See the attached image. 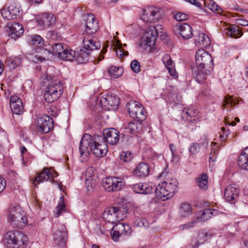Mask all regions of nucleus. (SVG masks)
I'll return each mask as SVG.
<instances>
[{"mask_svg": "<svg viewBox=\"0 0 248 248\" xmlns=\"http://www.w3.org/2000/svg\"><path fill=\"white\" fill-rule=\"evenodd\" d=\"M162 60L166 68L170 67L174 65L170 56L168 54H165L162 59Z\"/></svg>", "mask_w": 248, "mask_h": 248, "instance_id": "nucleus-51", "label": "nucleus"}, {"mask_svg": "<svg viewBox=\"0 0 248 248\" xmlns=\"http://www.w3.org/2000/svg\"><path fill=\"white\" fill-rule=\"evenodd\" d=\"M4 70V66L2 62L0 60V76Z\"/></svg>", "mask_w": 248, "mask_h": 248, "instance_id": "nucleus-64", "label": "nucleus"}, {"mask_svg": "<svg viewBox=\"0 0 248 248\" xmlns=\"http://www.w3.org/2000/svg\"><path fill=\"white\" fill-rule=\"evenodd\" d=\"M238 165L242 169L248 170V147L246 148L240 155Z\"/></svg>", "mask_w": 248, "mask_h": 248, "instance_id": "nucleus-34", "label": "nucleus"}, {"mask_svg": "<svg viewBox=\"0 0 248 248\" xmlns=\"http://www.w3.org/2000/svg\"><path fill=\"white\" fill-rule=\"evenodd\" d=\"M83 48L89 52L90 51L98 49L101 47L97 38L92 36V34H83Z\"/></svg>", "mask_w": 248, "mask_h": 248, "instance_id": "nucleus-13", "label": "nucleus"}, {"mask_svg": "<svg viewBox=\"0 0 248 248\" xmlns=\"http://www.w3.org/2000/svg\"><path fill=\"white\" fill-rule=\"evenodd\" d=\"M85 32L84 34H93L99 29L98 21L92 14L88 15L85 19Z\"/></svg>", "mask_w": 248, "mask_h": 248, "instance_id": "nucleus-18", "label": "nucleus"}, {"mask_svg": "<svg viewBox=\"0 0 248 248\" xmlns=\"http://www.w3.org/2000/svg\"><path fill=\"white\" fill-rule=\"evenodd\" d=\"M113 49L115 51L116 55L120 58H123L128 55V51L123 49V45L119 41H116Z\"/></svg>", "mask_w": 248, "mask_h": 248, "instance_id": "nucleus-38", "label": "nucleus"}, {"mask_svg": "<svg viewBox=\"0 0 248 248\" xmlns=\"http://www.w3.org/2000/svg\"><path fill=\"white\" fill-rule=\"evenodd\" d=\"M217 211L215 209H205L202 212L200 216L194 217L197 223L199 222H202L208 220L212 216L216 215Z\"/></svg>", "mask_w": 248, "mask_h": 248, "instance_id": "nucleus-29", "label": "nucleus"}, {"mask_svg": "<svg viewBox=\"0 0 248 248\" xmlns=\"http://www.w3.org/2000/svg\"><path fill=\"white\" fill-rule=\"evenodd\" d=\"M4 242L7 248H25L28 244V238L22 232L15 230L6 233Z\"/></svg>", "mask_w": 248, "mask_h": 248, "instance_id": "nucleus-4", "label": "nucleus"}, {"mask_svg": "<svg viewBox=\"0 0 248 248\" xmlns=\"http://www.w3.org/2000/svg\"><path fill=\"white\" fill-rule=\"evenodd\" d=\"M127 131L132 134L135 135L140 133L142 129L141 123L138 120H134L129 123L128 126L125 127Z\"/></svg>", "mask_w": 248, "mask_h": 248, "instance_id": "nucleus-31", "label": "nucleus"}, {"mask_svg": "<svg viewBox=\"0 0 248 248\" xmlns=\"http://www.w3.org/2000/svg\"><path fill=\"white\" fill-rule=\"evenodd\" d=\"M226 34L232 38H238L242 35L243 32L237 26L232 25L227 29Z\"/></svg>", "mask_w": 248, "mask_h": 248, "instance_id": "nucleus-36", "label": "nucleus"}, {"mask_svg": "<svg viewBox=\"0 0 248 248\" xmlns=\"http://www.w3.org/2000/svg\"><path fill=\"white\" fill-rule=\"evenodd\" d=\"M108 46V44L104 45L103 49H102V50L101 51V53H100L99 57L98 58V61L99 62L102 61L104 58V55L107 51V47Z\"/></svg>", "mask_w": 248, "mask_h": 248, "instance_id": "nucleus-57", "label": "nucleus"}, {"mask_svg": "<svg viewBox=\"0 0 248 248\" xmlns=\"http://www.w3.org/2000/svg\"><path fill=\"white\" fill-rule=\"evenodd\" d=\"M200 150V146L197 143H193L189 147V151L191 154L195 155L198 153Z\"/></svg>", "mask_w": 248, "mask_h": 248, "instance_id": "nucleus-53", "label": "nucleus"}, {"mask_svg": "<svg viewBox=\"0 0 248 248\" xmlns=\"http://www.w3.org/2000/svg\"><path fill=\"white\" fill-rule=\"evenodd\" d=\"M205 4L211 11L219 14L222 13V10L214 1L209 0L208 2L207 0H205Z\"/></svg>", "mask_w": 248, "mask_h": 248, "instance_id": "nucleus-46", "label": "nucleus"}, {"mask_svg": "<svg viewBox=\"0 0 248 248\" xmlns=\"http://www.w3.org/2000/svg\"><path fill=\"white\" fill-rule=\"evenodd\" d=\"M236 24L242 26H246L248 25V21L242 19H238L236 20Z\"/></svg>", "mask_w": 248, "mask_h": 248, "instance_id": "nucleus-62", "label": "nucleus"}, {"mask_svg": "<svg viewBox=\"0 0 248 248\" xmlns=\"http://www.w3.org/2000/svg\"><path fill=\"white\" fill-rule=\"evenodd\" d=\"M195 61L198 68L213 69V60L210 54L204 49H198L196 53Z\"/></svg>", "mask_w": 248, "mask_h": 248, "instance_id": "nucleus-7", "label": "nucleus"}, {"mask_svg": "<svg viewBox=\"0 0 248 248\" xmlns=\"http://www.w3.org/2000/svg\"><path fill=\"white\" fill-rule=\"evenodd\" d=\"M208 143V140L207 139V136L203 135L201 138L200 144L202 146L206 147Z\"/></svg>", "mask_w": 248, "mask_h": 248, "instance_id": "nucleus-58", "label": "nucleus"}, {"mask_svg": "<svg viewBox=\"0 0 248 248\" xmlns=\"http://www.w3.org/2000/svg\"><path fill=\"white\" fill-rule=\"evenodd\" d=\"M144 35L146 36V37H149L156 41L158 36L156 27L150 26L146 31Z\"/></svg>", "mask_w": 248, "mask_h": 248, "instance_id": "nucleus-45", "label": "nucleus"}, {"mask_svg": "<svg viewBox=\"0 0 248 248\" xmlns=\"http://www.w3.org/2000/svg\"><path fill=\"white\" fill-rule=\"evenodd\" d=\"M174 18L177 21H182L188 19V16L185 13L178 12L174 15Z\"/></svg>", "mask_w": 248, "mask_h": 248, "instance_id": "nucleus-54", "label": "nucleus"}, {"mask_svg": "<svg viewBox=\"0 0 248 248\" xmlns=\"http://www.w3.org/2000/svg\"><path fill=\"white\" fill-rule=\"evenodd\" d=\"M230 106H235V102L232 96L228 94L224 96L221 106L224 108Z\"/></svg>", "mask_w": 248, "mask_h": 248, "instance_id": "nucleus-48", "label": "nucleus"}, {"mask_svg": "<svg viewBox=\"0 0 248 248\" xmlns=\"http://www.w3.org/2000/svg\"><path fill=\"white\" fill-rule=\"evenodd\" d=\"M199 186L202 190L207 189L208 186V176L204 173L202 174L199 177L196 179Z\"/></svg>", "mask_w": 248, "mask_h": 248, "instance_id": "nucleus-40", "label": "nucleus"}, {"mask_svg": "<svg viewBox=\"0 0 248 248\" xmlns=\"http://www.w3.org/2000/svg\"><path fill=\"white\" fill-rule=\"evenodd\" d=\"M130 116L139 121H143L146 115L143 106L138 102L130 101L126 106Z\"/></svg>", "mask_w": 248, "mask_h": 248, "instance_id": "nucleus-8", "label": "nucleus"}, {"mask_svg": "<svg viewBox=\"0 0 248 248\" xmlns=\"http://www.w3.org/2000/svg\"><path fill=\"white\" fill-rule=\"evenodd\" d=\"M174 31L176 33H179L185 39H189L193 36L192 28L187 23H179L176 24Z\"/></svg>", "mask_w": 248, "mask_h": 248, "instance_id": "nucleus-17", "label": "nucleus"}, {"mask_svg": "<svg viewBox=\"0 0 248 248\" xmlns=\"http://www.w3.org/2000/svg\"><path fill=\"white\" fill-rule=\"evenodd\" d=\"M198 114V110L195 108H185L181 113V116L184 121L192 122V118L196 117Z\"/></svg>", "mask_w": 248, "mask_h": 248, "instance_id": "nucleus-28", "label": "nucleus"}, {"mask_svg": "<svg viewBox=\"0 0 248 248\" xmlns=\"http://www.w3.org/2000/svg\"><path fill=\"white\" fill-rule=\"evenodd\" d=\"M7 31L9 36L16 39L23 33L24 29L21 24L14 23L9 25Z\"/></svg>", "mask_w": 248, "mask_h": 248, "instance_id": "nucleus-23", "label": "nucleus"}, {"mask_svg": "<svg viewBox=\"0 0 248 248\" xmlns=\"http://www.w3.org/2000/svg\"><path fill=\"white\" fill-rule=\"evenodd\" d=\"M60 58L63 61H72L76 57V52L75 51L69 48L67 46H65V48Z\"/></svg>", "mask_w": 248, "mask_h": 248, "instance_id": "nucleus-33", "label": "nucleus"}, {"mask_svg": "<svg viewBox=\"0 0 248 248\" xmlns=\"http://www.w3.org/2000/svg\"><path fill=\"white\" fill-rule=\"evenodd\" d=\"M67 237V232L64 225L61 224L54 228L53 240L55 245L61 248H64L66 245Z\"/></svg>", "mask_w": 248, "mask_h": 248, "instance_id": "nucleus-10", "label": "nucleus"}, {"mask_svg": "<svg viewBox=\"0 0 248 248\" xmlns=\"http://www.w3.org/2000/svg\"><path fill=\"white\" fill-rule=\"evenodd\" d=\"M195 44L199 47H207L211 44V40L208 35L203 32H200L196 36Z\"/></svg>", "mask_w": 248, "mask_h": 248, "instance_id": "nucleus-27", "label": "nucleus"}, {"mask_svg": "<svg viewBox=\"0 0 248 248\" xmlns=\"http://www.w3.org/2000/svg\"><path fill=\"white\" fill-rule=\"evenodd\" d=\"M53 172L55 175H54L49 169L46 168L44 169L43 171L38 174V175L35 178L33 181V184L34 186H37L40 183L44 182V181H47L49 180L50 181L51 178L52 177H55L57 176V172L54 171Z\"/></svg>", "mask_w": 248, "mask_h": 248, "instance_id": "nucleus-21", "label": "nucleus"}, {"mask_svg": "<svg viewBox=\"0 0 248 248\" xmlns=\"http://www.w3.org/2000/svg\"><path fill=\"white\" fill-rule=\"evenodd\" d=\"M65 46V45H63L62 43H56L52 45L51 47L52 54L57 56L60 58L61 56V55L64 51Z\"/></svg>", "mask_w": 248, "mask_h": 248, "instance_id": "nucleus-42", "label": "nucleus"}, {"mask_svg": "<svg viewBox=\"0 0 248 248\" xmlns=\"http://www.w3.org/2000/svg\"><path fill=\"white\" fill-rule=\"evenodd\" d=\"M100 102L102 105L105 107L107 106L108 108L109 107L118 106V100L112 95H107L106 97L102 98Z\"/></svg>", "mask_w": 248, "mask_h": 248, "instance_id": "nucleus-35", "label": "nucleus"}, {"mask_svg": "<svg viewBox=\"0 0 248 248\" xmlns=\"http://www.w3.org/2000/svg\"><path fill=\"white\" fill-rule=\"evenodd\" d=\"M57 212L55 214L56 217H59L62 213L65 212V205L64 202V198L62 196L59 200L57 206L56 207Z\"/></svg>", "mask_w": 248, "mask_h": 248, "instance_id": "nucleus-44", "label": "nucleus"}, {"mask_svg": "<svg viewBox=\"0 0 248 248\" xmlns=\"http://www.w3.org/2000/svg\"><path fill=\"white\" fill-rule=\"evenodd\" d=\"M6 186V182L5 180L0 177V193L2 192L5 188Z\"/></svg>", "mask_w": 248, "mask_h": 248, "instance_id": "nucleus-59", "label": "nucleus"}, {"mask_svg": "<svg viewBox=\"0 0 248 248\" xmlns=\"http://www.w3.org/2000/svg\"><path fill=\"white\" fill-rule=\"evenodd\" d=\"M104 141L111 145L116 144L119 140V132L115 128L105 129L103 131Z\"/></svg>", "mask_w": 248, "mask_h": 248, "instance_id": "nucleus-16", "label": "nucleus"}, {"mask_svg": "<svg viewBox=\"0 0 248 248\" xmlns=\"http://www.w3.org/2000/svg\"><path fill=\"white\" fill-rule=\"evenodd\" d=\"M120 234H121L118 232L117 229H116V230H112L110 232V235H111L112 239L114 241H116V242L118 241V239L120 236Z\"/></svg>", "mask_w": 248, "mask_h": 248, "instance_id": "nucleus-56", "label": "nucleus"}, {"mask_svg": "<svg viewBox=\"0 0 248 248\" xmlns=\"http://www.w3.org/2000/svg\"><path fill=\"white\" fill-rule=\"evenodd\" d=\"M38 25L42 29L49 27L55 24L56 17L51 14H42L36 17Z\"/></svg>", "mask_w": 248, "mask_h": 248, "instance_id": "nucleus-14", "label": "nucleus"}, {"mask_svg": "<svg viewBox=\"0 0 248 248\" xmlns=\"http://www.w3.org/2000/svg\"><path fill=\"white\" fill-rule=\"evenodd\" d=\"M30 45L34 48H41L44 45V41L41 36L34 34L30 37Z\"/></svg>", "mask_w": 248, "mask_h": 248, "instance_id": "nucleus-32", "label": "nucleus"}, {"mask_svg": "<svg viewBox=\"0 0 248 248\" xmlns=\"http://www.w3.org/2000/svg\"><path fill=\"white\" fill-rule=\"evenodd\" d=\"M161 18V12L157 8L148 7L142 10L141 18L144 22L154 23L158 21Z\"/></svg>", "mask_w": 248, "mask_h": 248, "instance_id": "nucleus-11", "label": "nucleus"}, {"mask_svg": "<svg viewBox=\"0 0 248 248\" xmlns=\"http://www.w3.org/2000/svg\"><path fill=\"white\" fill-rule=\"evenodd\" d=\"M94 173V169L90 167L87 169L85 174L86 189L89 194L93 191L97 185Z\"/></svg>", "mask_w": 248, "mask_h": 248, "instance_id": "nucleus-19", "label": "nucleus"}, {"mask_svg": "<svg viewBox=\"0 0 248 248\" xmlns=\"http://www.w3.org/2000/svg\"><path fill=\"white\" fill-rule=\"evenodd\" d=\"M155 43V40L150 39L149 37H146V36H144L142 41V45L145 46V48L147 49H148L151 50L154 46Z\"/></svg>", "mask_w": 248, "mask_h": 248, "instance_id": "nucleus-47", "label": "nucleus"}, {"mask_svg": "<svg viewBox=\"0 0 248 248\" xmlns=\"http://www.w3.org/2000/svg\"><path fill=\"white\" fill-rule=\"evenodd\" d=\"M210 234L207 232H200L195 235L192 238V243L193 248H198L200 245L204 243L210 237Z\"/></svg>", "mask_w": 248, "mask_h": 248, "instance_id": "nucleus-24", "label": "nucleus"}, {"mask_svg": "<svg viewBox=\"0 0 248 248\" xmlns=\"http://www.w3.org/2000/svg\"><path fill=\"white\" fill-rule=\"evenodd\" d=\"M192 213V209L191 205L186 202L181 204L180 208V214L181 217H186L190 215Z\"/></svg>", "mask_w": 248, "mask_h": 248, "instance_id": "nucleus-39", "label": "nucleus"}, {"mask_svg": "<svg viewBox=\"0 0 248 248\" xmlns=\"http://www.w3.org/2000/svg\"><path fill=\"white\" fill-rule=\"evenodd\" d=\"M169 148L171 152L172 159L173 160L176 159L177 158V156L175 154L176 150H175V148L174 145L172 144H170L169 145Z\"/></svg>", "mask_w": 248, "mask_h": 248, "instance_id": "nucleus-60", "label": "nucleus"}, {"mask_svg": "<svg viewBox=\"0 0 248 248\" xmlns=\"http://www.w3.org/2000/svg\"><path fill=\"white\" fill-rule=\"evenodd\" d=\"M5 62L10 69H14L20 65L21 58L19 56H10L7 57Z\"/></svg>", "mask_w": 248, "mask_h": 248, "instance_id": "nucleus-37", "label": "nucleus"}, {"mask_svg": "<svg viewBox=\"0 0 248 248\" xmlns=\"http://www.w3.org/2000/svg\"><path fill=\"white\" fill-rule=\"evenodd\" d=\"M197 224V221L194 218L193 219V221L190 223L185 224L184 225H182L180 226L179 229L181 231H184L185 230L189 229L195 226V225Z\"/></svg>", "mask_w": 248, "mask_h": 248, "instance_id": "nucleus-55", "label": "nucleus"}, {"mask_svg": "<svg viewBox=\"0 0 248 248\" xmlns=\"http://www.w3.org/2000/svg\"><path fill=\"white\" fill-rule=\"evenodd\" d=\"M166 68L168 69L169 73L172 77H175L176 76V72L175 70L174 65Z\"/></svg>", "mask_w": 248, "mask_h": 248, "instance_id": "nucleus-61", "label": "nucleus"}, {"mask_svg": "<svg viewBox=\"0 0 248 248\" xmlns=\"http://www.w3.org/2000/svg\"><path fill=\"white\" fill-rule=\"evenodd\" d=\"M213 70L212 68H201L197 67L194 75L195 78L199 83H204L207 79V75Z\"/></svg>", "mask_w": 248, "mask_h": 248, "instance_id": "nucleus-26", "label": "nucleus"}, {"mask_svg": "<svg viewBox=\"0 0 248 248\" xmlns=\"http://www.w3.org/2000/svg\"><path fill=\"white\" fill-rule=\"evenodd\" d=\"M108 72L111 77L117 78L122 75L124 70L122 67L112 66L108 68Z\"/></svg>", "mask_w": 248, "mask_h": 248, "instance_id": "nucleus-41", "label": "nucleus"}, {"mask_svg": "<svg viewBox=\"0 0 248 248\" xmlns=\"http://www.w3.org/2000/svg\"><path fill=\"white\" fill-rule=\"evenodd\" d=\"M8 220L13 227L19 228L24 227L28 223L25 214L18 206H11L9 208Z\"/></svg>", "mask_w": 248, "mask_h": 248, "instance_id": "nucleus-5", "label": "nucleus"}, {"mask_svg": "<svg viewBox=\"0 0 248 248\" xmlns=\"http://www.w3.org/2000/svg\"><path fill=\"white\" fill-rule=\"evenodd\" d=\"M132 188L137 193L149 194L153 191V188L148 184L139 183L134 185Z\"/></svg>", "mask_w": 248, "mask_h": 248, "instance_id": "nucleus-30", "label": "nucleus"}, {"mask_svg": "<svg viewBox=\"0 0 248 248\" xmlns=\"http://www.w3.org/2000/svg\"><path fill=\"white\" fill-rule=\"evenodd\" d=\"M130 66L132 71L136 73H138L140 71V63L136 60L132 61Z\"/></svg>", "mask_w": 248, "mask_h": 248, "instance_id": "nucleus-52", "label": "nucleus"}, {"mask_svg": "<svg viewBox=\"0 0 248 248\" xmlns=\"http://www.w3.org/2000/svg\"><path fill=\"white\" fill-rule=\"evenodd\" d=\"M125 185L124 179L117 177H108L102 181V186L108 192L121 189Z\"/></svg>", "mask_w": 248, "mask_h": 248, "instance_id": "nucleus-9", "label": "nucleus"}, {"mask_svg": "<svg viewBox=\"0 0 248 248\" xmlns=\"http://www.w3.org/2000/svg\"><path fill=\"white\" fill-rule=\"evenodd\" d=\"M20 10L19 5L16 2H11L8 6H5L1 10L2 17L10 20L17 18L19 16Z\"/></svg>", "mask_w": 248, "mask_h": 248, "instance_id": "nucleus-12", "label": "nucleus"}, {"mask_svg": "<svg viewBox=\"0 0 248 248\" xmlns=\"http://www.w3.org/2000/svg\"><path fill=\"white\" fill-rule=\"evenodd\" d=\"M90 150L97 157L105 156L108 151V146L101 136L94 139L89 134L84 135L81 139L79 147V158L81 162L88 160Z\"/></svg>", "mask_w": 248, "mask_h": 248, "instance_id": "nucleus-1", "label": "nucleus"}, {"mask_svg": "<svg viewBox=\"0 0 248 248\" xmlns=\"http://www.w3.org/2000/svg\"><path fill=\"white\" fill-rule=\"evenodd\" d=\"M121 159L124 162H129L133 157V155L129 151L123 152L121 154Z\"/></svg>", "mask_w": 248, "mask_h": 248, "instance_id": "nucleus-50", "label": "nucleus"}, {"mask_svg": "<svg viewBox=\"0 0 248 248\" xmlns=\"http://www.w3.org/2000/svg\"><path fill=\"white\" fill-rule=\"evenodd\" d=\"M177 181L175 179L168 177L166 180L156 187L155 194L158 199L166 201L173 197L176 189Z\"/></svg>", "mask_w": 248, "mask_h": 248, "instance_id": "nucleus-3", "label": "nucleus"}, {"mask_svg": "<svg viewBox=\"0 0 248 248\" xmlns=\"http://www.w3.org/2000/svg\"><path fill=\"white\" fill-rule=\"evenodd\" d=\"M89 54V52L83 51L81 50L80 52L77 55V59L78 62L85 63L88 61V58Z\"/></svg>", "mask_w": 248, "mask_h": 248, "instance_id": "nucleus-49", "label": "nucleus"}, {"mask_svg": "<svg viewBox=\"0 0 248 248\" xmlns=\"http://www.w3.org/2000/svg\"><path fill=\"white\" fill-rule=\"evenodd\" d=\"M53 128V121L52 118L44 115L39 118L37 126L38 130L44 133H48Z\"/></svg>", "mask_w": 248, "mask_h": 248, "instance_id": "nucleus-15", "label": "nucleus"}, {"mask_svg": "<svg viewBox=\"0 0 248 248\" xmlns=\"http://www.w3.org/2000/svg\"><path fill=\"white\" fill-rule=\"evenodd\" d=\"M116 229H117L121 235H128L131 232L129 225L126 224H118L116 226Z\"/></svg>", "mask_w": 248, "mask_h": 248, "instance_id": "nucleus-43", "label": "nucleus"}, {"mask_svg": "<svg viewBox=\"0 0 248 248\" xmlns=\"http://www.w3.org/2000/svg\"><path fill=\"white\" fill-rule=\"evenodd\" d=\"M127 212L124 208L109 207L106 208L102 217L107 221L115 223L123 220L126 217Z\"/></svg>", "mask_w": 248, "mask_h": 248, "instance_id": "nucleus-6", "label": "nucleus"}, {"mask_svg": "<svg viewBox=\"0 0 248 248\" xmlns=\"http://www.w3.org/2000/svg\"><path fill=\"white\" fill-rule=\"evenodd\" d=\"M186 1L188 2L191 4L194 5L197 7L200 8L201 7V4L197 0H185Z\"/></svg>", "mask_w": 248, "mask_h": 248, "instance_id": "nucleus-63", "label": "nucleus"}, {"mask_svg": "<svg viewBox=\"0 0 248 248\" xmlns=\"http://www.w3.org/2000/svg\"><path fill=\"white\" fill-rule=\"evenodd\" d=\"M44 82L46 84L44 97L48 103H52L57 100L62 94L63 85L61 81L55 77L46 75Z\"/></svg>", "mask_w": 248, "mask_h": 248, "instance_id": "nucleus-2", "label": "nucleus"}, {"mask_svg": "<svg viewBox=\"0 0 248 248\" xmlns=\"http://www.w3.org/2000/svg\"><path fill=\"white\" fill-rule=\"evenodd\" d=\"M150 169L148 165L144 163H141L133 170V174L139 177H144L148 175Z\"/></svg>", "mask_w": 248, "mask_h": 248, "instance_id": "nucleus-25", "label": "nucleus"}, {"mask_svg": "<svg viewBox=\"0 0 248 248\" xmlns=\"http://www.w3.org/2000/svg\"><path fill=\"white\" fill-rule=\"evenodd\" d=\"M10 105L13 113L20 115L24 111V107L21 100L17 96L11 97Z\"/></svg>", "mask_w": 248, "mask_h": 248, "instance_id": "nucleus-20", "label": "nucleus"}, {"mask_svg": "<svg viewBox=\"0 0 248 248\" xmlns=\"http://www.w3.org/2000/svg\"><path fill=\"white\" fill-rule=\"evenodd\" d=\"M239 192V189L236 185H231L227 186L225 190V198L228 202H231L237 198Z\"/></svg>", "mask_w": 248, "mask_h": 248, "instance_id": "nucleus-22", "label": "nucleus"}]
</instances>
